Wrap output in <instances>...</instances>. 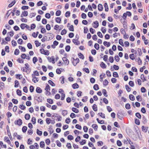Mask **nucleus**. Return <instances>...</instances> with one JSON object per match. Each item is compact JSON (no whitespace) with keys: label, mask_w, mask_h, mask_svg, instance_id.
<instances>
[{"label":"nucleus","mask_w":149,"mask_h":149,"mask_svg":"<svg viewBox=\"0 0 149 149\" xmlns=\"http://www.w3.org/2000/svg\"><path fill=\"white\" fill-rule=\"evenodd\" d=\"M125 113H124V111L120 110L118 111L117 113V115L118 118L120 120H122L123 118V117Z\"/></svg>","instance_id":"obj_1"},{"label":"nucleus","mask_w":149,"mask_h":149,"mask_svg":"<svg viewBox=\"0 0 149 149\" xmlns=\"http://www.w3.org/2000/svg\"><path fill=\"white\" fill-rule=\"evenodd\" d=\"M71 61L73 65L74 66H76L77 63L79 62V60L78 58H77L76 59H75L74 58H72Z\"/></svg>","instance_id":"obj_2"},{"label":"nucleus","mask_w":149,"mask_h":149,"mask_svg":"<svg viewBox=\"0 0 149 149\" xmlns=\"http://www.w3.org/2000/svg\"><path fill=\"white\" fill-rule=\"evenodd\" d=\"M42 96L40 97L38 94L36 95L35 96H34V99L37 100L38 102H42V100L41 98Z\"/></svg>","instance_id":"obj_3"},{"label":"nucleus","mask_w":149,"mask_h":149,"mask_svg":"<svg viewBox=\"0 0 149 149\" xmlns=\"http://www.w3.org/2000/svg\"><path fill=\"white\" fill-rule=\"evenodd\" d=\"M22 123V121L21 119H19L17 120H15L14 122V124L15 125L19 126L21 125Z\"/></svg>","instance_id":"obj_4"},{"label":"nucleus","mask_w":149,"mask_h":149,"mask_svg":"<svg viewBox=\"0 0 149 149\" xmlns=\"http://www.w3.org/2000/svg\"><path fill=\"white\" fill-rule=\"evenodd\" d=\"M31 76L33 78L32 79V81L34 83H36V82H38V81L39 79H38V78L36 77L35 76V75L34 74H32L31 75Z\"/></svg>","instance_id":"obj_5"},{"label":"nucleus","mask_w":149,"mask_h":149,"mask_svg":"<svg viewBox=\"0 0 149 149\" xmlns=\"http://www.w3.org/2000/svg\"><path fill=\"white\" fill-rule=\"evenodd\" d=\"M6 129H7L8 135V136L9 137L10 139L11 140H13L12 138V137L11 135V133H10V130H9V127L8 125L7 126Z\"/></svg>","instance_id":"obj_6"},{"label":"nucleus","mask_w":149,"mask_h":149,"mask_svg":"<svg viewBox=\"0 0 149 149\" xmlns=\"http://www.w3.org/2000/svg\"><path fill=\"white\" fill-rule=\"evenodd\" d=\"M28 13L27 11L24 10L22 12V14L20 16L21 17H26L28 15Z\"/></svg>","instance_id":"obj_7"},{"label":"nucleus","mask_w":149,"mask_h":149,"mask_svg":"<svg viewBox=\"0 0 149 149\" xmlns=\"http://www.w3.org/2000/svg\"><path fill=\"white\" fill-rule=\"evenodd\" d=\"M62 60L64 61V63L65 65H68L69 64V61L65 57H64L62 58Z\"/></svg>","instance_id":"obj_8"},{"label":"nucleus","mask_w":149,"mask_h":149,"mask_svg":"<svg viewBox=\"0 0 149 149\" xmlns=\"http://www.w3.org/2000/svg\"><path fill=\"white\" fill-rule=\"evenodd\" d=\"M36 91L37 93H40L42 92V91L40 87H38L36 88Z\"/></svg>","instance_id":"obj_9"},{"label":"nucleus","mask_w":149,"mask_h":149,"mask_svg":"<svg viewBox=\"0 0 149 149\" xmlns=\"http://www.w3.org/2000/svg\"><path fill=\"white\" fill-rule=\"evenodd\" d=\"M98 9L99 11H101L103 10V8L102 5L101 4H99L98 6Z\"/></svg>","instance_id":"obj_10"},{"label":"nucleus","mask_w":149,"mask_h":149,"mask_svg":"<svg viewBox=\"0 0 149 149\" xmlns=\"http://www.w3.org/2000/svg\"><path fill=\"white\" fill-rule=\"evenodd\" d=\"M16 8H15L13 9V11H11V12H10V13H9V14L8 15V17L10 16V15L11 13H12V16H14L15 15V11Z\"/></svg>","instance_id":"obj_11"},{"label":"nucleus","mask_w":149,"mask_h":149,"mask_svg":"<svg viewBox=\"0 0 149 149\" xmlns=\"http://www.w3.org/2000/svg\"><path fill=\"white\" fill-rule=\"evenodd\" d=\"M103 43L104 46H107V47H109L111 45V43L110 42H108L106 41L104 42Z\"/></svg>","instance_id":"obj_12"},{"label":"nucleus","mask_w":149,"mask_h":149,"mask_svg":"<svg viewBox=\"0 0 149 149\" xmlns=\"http://www.w3.org/2000/svg\"><path fill=\"white\" fill-rule=\"evenodd\" d=\"M72 86L73 88L74 89L77 88L79 87V86L77 83H75L73 84Z\"/></svg>","instance_id":"obj_13"},{"label":"nucleus","mask_w":149,"mask_h":149,"mask_svg":"<svg viewBox=\"0 0 149 149\" xmlns=\"http://www.w3.org/2000/svg\"><path fill=\"white\" fill-rule=\"evenodd\" d=\"M104 6L105 8V10L106 12H108L109 10L108 6L107 3H105L104 4Z\"/></svg>","instance_id":"obj_14"},{"label":"nucleus","mask_w":149,"mask_h":149,"mask_svg":"<svg viewBox=\"0 0 149 149\" xmlns=\"http://www.w3.org/2000/svg\"><path fill=\"white\" fill-rule=\"evenodd\" d=\"M49 128L48 129V131H49V133L50 134H51L54 132V130H53L52 126V125L49 126Z\"/></svg>","instance_id":"obj_15"},{"label":"nucleus","mask_w":149,"mask_h":149,"mask_svg":"<svg viewBox=\"0 0 149 149\" xmlns=\"http://www.w3.org/2000/svg\"><path fill=\"white\" fill-rule=\"evenodd\" d=\"M50 86L48 84H46V87L45 88V90L46 91V92H49L48 90H50Z\"/></svg>","instance_id":"obj_16"},{"label":"nucleus","mask_w":149,"mask_h":149,"mask_svg":"<svg viewBox=\"0 0 149 149\" xmlns=\"http://www.w3.org/2000/svg\"><path fill=\"white\" fill-rule=\"evenodd\" d=\"M16 3V1L15 0H13L12 2L10 3L8 6L9 8L13 6Z\"/></svg>","instance_id":"obj_17"},{"label":"nucleus","mask_w":149,"mask_h":149,"mask_svg":"<svg viewBox=\"0 0 149 149\" xmlns=\"http://www.w3.org/2000/svg\"><path fill=\"white\" fill-rule=\"evenodd\" d=\"M142 131L145 132H147L148 131V127H145L144 126H142Z\"/></svg>","instance_id":"obj_18"},{"label":"nucleus","mask_w":149,"mask_h":149,"mask_svg":"<svg viewBox=\"0 0 149 149\" xmlns=\"http://www.w3.org/2000/svg\"><path fill=\"white\" fill-rule=\"evenodd\" d=\"M102 93L106 97L108 96L107 93L105 89H103L102 90Z\"/></svg>","instance_id":"obj_19"},{"label":"nucleus","mask_w":149,"mask_h":149,"mask_svg":"<svg viewBox=\"0 0 149 149\" xmlns=\"http://www.w3.org/2000/svg\"><path fill=\"white\" fill-rule=\"evenodd\" d=\"M41 53L42 54H44L45 55L48 56L49 55V52L48 50H46L45 51V52H42L41 51Z\"/></svg>","instance_id":"obj_20"},{"label":"nucleus","mask_w":149,"mask_h":149,"mask_svg":"<svg viewBox=\"0 0 149 149\" xmlns=\"http://www.w3.org/2000/svg\"><path fill=\"white\" fill-rule=\"evenodd\" d=\"M93 24H95L96 26L94 25L93 26V27L95 28H97V27L99 26V23L97 21H96L93 22Z\"/></svg>","instance_id":"obj_21"},{"label":"nucleus","mask_w":149,"mask_h":149,"mask_svg":"<svg viewBox=\"0 0 149 149\" xmlns=\"http://www.w3.org/2000/svg\"><path fill=\"white\" fill-rule=\"evenodd\" d=\"M48 83L52 86H55V84L50 80H49L48 81Z\"/></svg>","instance_id":"obj_22"},{"label":"nucleus","mask_w":149,"mask_h":149,"mask_svg":"<svg viewBox=\"0 0 149 149\" xmlns=\"http://www.w3.org/2000/svg\"><path fill=\"white\" fill-rule=\"evenodd\" d=\"M24 117L25 119L26 120H29L30 118V116L29 114L26 113Z\"/></svg>","instance_id":"obj_23"},{"label":"nucleus","mask_w":149,"mask_h":149,"mask_svg":"<svg viewBox=\"0 0 149 149\" xmlns=\"http://www.w3.org/2000/svg\"><path fill=\"white\" fill-rule=\"evenodd\" d=\"M79 57L82 59H84V57L83 54L81 53H79L78 54Z\"/></svg>","instance_id":"obj_24"},{"label":"nucleus","mask_w":149,"mask_h":149,"mask_svg":"<svg viewBox=\"0 0 149 149\" xmlns=\"http://www.w3.org/2000/svg\"><path fill=\"white\" fill-rule=\"evenodd\" d=\"M92 108L93 110L95 111H97V106L95 104H94L92 106Z\"/></svg>","instance_id":"obj_25"},{"label":"nucleus","mask_w":149,"mask_h":149,"mask_svg":"<svg viewBox=\"0 0 149 149\" xmlns=\"http://www.w3.org/2000/svg\"><path fill=\"white\" fill-rule=\"evenodd\" d=\"M72 111L75 113H77L79 112V110L78 109L74 107H72Z\"/></svg>","instance_id":"obj_26"},{"label":"nucleus","mask_w":149,"mask_h":149,"mask_svg":"<svg viewBox=\"0 0 149 149\" xmlns=\"http://www.w3.org/2000/svg\"><path fill=\"white\" fill-rule=\"evenodd\" d=\"M61 21V19L60 17H57L56 18V22L57 23H60Z\"/></svg>","instance_id":"obj_27"},{"label":"nucleus","mask_w":149,"mask_h":149,"mask_svg":"<svg viewBox=\"0 0 149 149\" xmlns=\"http://www.w3.org/2000/svg\"><path fill=\"white\" fill-rule=\"evenodd\" d=\"M93 89L95 91H97L99 89L98 85L97 84L94 85L93 87Z\"/></svg>","instance_id":"obj_28"},{"label":"nucleus","mask_w":149,"mask_h":149,"mask_svg":"<svg viewBox=\"0 0 149 149\" xmlns=\"http://www.w3.org/2000/svg\"><path fill=\"white\" fill-rule=\"evenodd\" d=\"M19 85V83L17 80H15V85L14 86L15 88H17L18 87Z\"/></svg>","instance_id":"obj_29"},{"label":"nucleus","mask_w":149,"mask_h":149,"mask_svg":"<svg viewBox=\"0 0 149 149\" xmlns=\"http://www.w3.org/2000/svg\"><path fill=\"white\" fill-rule=\"evenodd\" d=\"M129 98L132 101H133L135 100V97L134 96L130 94L129 95Z\"/></svg>","instance_id":"obj_30"},{"label":"nucleus","mask_w":149,"mask_h":149,"mask_svg":"<svg viewBox=\"0 0 149 149\" xmlns=\"http://www.w3.org/2000/svg\"><path fill=\"white\" fill-rule=\"evenodd\" d=\"M125 87L126 90L128 92H129L131 91V88H130L128 85H126Z\"/></svg>","instance_id":"obj_31"},{"label":"nucleus","mask_w":149,"mask_h":149,"mask_svg":"<svg viewBox=\"0 0 149 149\" xmlns=\"http://www.w3.org/2000/svg\"><path fill=\"white\" fill-rule=\"evenodd\" d=\"M100 65L103 68H106V65L105 64L102 62L100 64Z\"/></svg>","instance_id":"obj_32"},{"label":"nucleus","mask_w":149,"mask_h":149,"mask_svg":"<svg viewBox=\"0 0 149 149\" xmlns=\"http://www.w3.org/2000/svg\"><path fill=\"white\" fill-rule=\"evenodd\" d=\"M27 129V128L26 126H23L22 128V131L23 133H25L26 132Z\"/></svg>","instance_id":"obj_33"},{"label":"nucleus","mask_w":149,"mask_h":149,"mask_svg":"<svg viewBox=\"0 0 149 149\" xmlns=\"http://www.w3.org/2000/svg\"><path fill=\"white\" fill-rule=\"evenodd\" d=\"M135 123L136 124L138 125H139L140 123L139 120L137 118H135Z\"/></svg>","instance_id":"obj_34"},{"label":"nucleus","mask_w":149,"mask_h":149,"mask_svg":"<svg viewBox=\"0 0 149 149\" xmlns=\"http://www.w3.org/2000/svg\"><path fill=\"white\" fill-rule=\"evenodd\" d=\"M35 43L36 45V47H38L39 46H40L41 45V43H39L38 41V40H36L35 41Z\"/></svg>","instance_id":"obj_35"},{"label":"nucleus","mask_w":149,"mask_h":149,"mask_svg":"<svg viewBox=\"0 0 149 149\" xmlns=\"http://www.w3.org/2000/svg\"><path fill=\"white\" fill-rule=\"evenodd\" d=\"M47 34H49V40L52 39L53 38L54 36H53V34L52 33H48Z\"/></svg>","instance_id":"obj_36"},{"label":"nucleus","mask_w":149,"mask_h":149,"mask_svg":"<svg viewBox=\"0 0 149 149\" xmlns=\"http://www.w3.org/2000/svg\"><path fill=\"white\" fill-rule=\"evenodd\" d=\"M17 94L19 96H21L22 95V91H21L17 89L16 91Z\"/></svg>","instance_id":"obj_37"},{"label":"nucleus","mask_w":149,"mask_h":149,"mask_svg":"<svg viewBox=\"0 0 149 149\" xmlns=\"http://www.w3.org/2000/svg\"><path fill=\"white\" fill-rule=\"evenodd\" d=\"M36 133L39 136H41L42 134V132L39 130L38 129L36 130Z\"/></svg>","instance_id":"obj_38"},{"label":"nucleus","mask_w":149,"mask_h":149,"mask_svg":"<svg viewBox=\"0 0 149 149\" xmlns=\"http://www.w3.org/2000/svg\"><path fill=\"white\" fill-rule=\"evenodd\" d=\"M40 146L41 148H43L45 146V144L44 141H41L40 143Z\"/></svg>","instance_id":"obj_39"},{"label":"nucleus","mask_w":149,"mask_h":149,"mask_svg":"<svg viewBox=\"0 0 149 149\" xmlns=\"http://www.w3.org/2000/svg\"><path fill=\"white\" fill-rule=\"evenodd\" d=\"M16 77L17 79H20L21 78H22V76L21 74H16Z\"/></svg>","instance_id":"obj_40"},{"label":"nucleus","mask_w":149,"mask_h":149,"mask_svg":"<svg viewBox=\"0 0 149 149\" xmlns=\"http://www.w3.org/2000/svg\"><path fill=\"white\" fill-rule=\"evenodd\" d=\"M60 69L62 70V69L60 68V69L57 68L56 69V73L58 74H60L61 73V70Z\"/></svg>","instance_id":"obj_41"},{"label":"nucleus","mask_w":149,"mask_h":149,"mask_svg":"<svg viewBox=\"0 0 149 149\" xmlns=\"http://www.w3.org/2000/svg\"><path fill=\"white\" fill-rule=\"evenodd\" d=\"M67 32V31L65 29H63L61 32V34L62 35H63L64 34H65Z\"/></svg>","instance_id":"obj_42"},{"label":"nucleus","mask_w":149,"mask_h":149,"mask_svg":"<svg viewBox=\"0 0 149 149\" xmlns=\"http://www.w3.org/2000/svg\"><path fill=\"white\" fill-rule=\"evenodd\" d=\"M94 47L97 50H98L99 49V45L97 43H96L95 44Z\"/></svg>","instance_id":"obj_43"},{"label":"nucleus","mask_w":149,"mask_h":149,"mask_svg":"<svg viewBox=\"0 0 149 149\" xmlns=\"http://www.w3.org/2000/svg\"><path fill=\"white\" fill-rule=\"evenodd\" d=\"M109 82L107 79H105L104 81H103V85L105 86H107Z\"/></svg>","instance_id":"obj_44"},{"label":"nucleus","mask_w":149,"mask_h":149,"mask_svg":"<svg viewBox=\"0 0 149 149\" xmlns=\"http://www.w3.org/2000/svg\"><path fill=\"white\" fill-rule=\"evenodd\" d=\"M129 56L130 58L132 60H134L135 59L134 55V54H130Z\"/></svg>","instance_id":"obj_45"},{"label":"nucleus","mask_w":149,"mask_h":149,"mask_svg":"<svg viewBox=\"0 0 149 149\" xmlns=\"http://www.w3.org/2000/svg\"><path fill=\"white\" fill-rule=\"evenodd\" d=\"M70 49V47L69 45H67L65 47V50L67 52H69Z\"/></svg>","instance_id":"obj_46"},{"label":"nucleus","mask_w":149,"mask_h":149,"mask_svg":"<svg viewBox=\"0 0 149 149\" xmlns=\"http://www.w3.org/2000/svg\"><path fill=\"white\" fill-rule=\"evenodd\" d=\"M52 121V120L50 118H47L46 119V123L48 125Z\"/></svg>","instance_id":"obj_47"},{"label":"nucleus","mask_w":149,"mask_h":149,"mask_svg":"<svg viewBox=\"0 0 149 149\" xmlns=\"http://www.w3.org/2000/svg\"><path fill=\"white\" fill-rule=\"evenodd\" d=\"M13 46L15 47L16 46L17 43L14 40H13L11 42Z\"/></svg>","instance_id":"obj_48"},{"label":"nucleus","mask_w":149,"mask_h":149,"mask_svg":"<svg viewBox=\"0 0 149 149\" xmlns=\"http://www.w3.org/2000/svg\"><path fill=\"white\" fill-rule=\"evenodd\" d=\"M101 31L103 33H104L106 31V29L105 27H102L101 29Z\"/></svg>","instance_id":"obj_49"},{"label":"nucleus","mask_w":149,"mask_h":149,"mask_svg":"<svg viewBox=\"0 0 149 149\" xmlns=\"http://www.w3.org/2000/svg\"><path fill=\"white\" fill-rule=\"evenodd\" d=\"M135 116L136 117L139 119H141V115L140 113L138 112H137L136 113Z\"/></svg>","instance_id":"obj_50"},{"label":"nucleus","mask_w":149,"mask_h":149,"mask_svg":"<svg viewBox=\"0 0 149 149\" xmlns=\"http://www.w3.org/2000/svg\"><path fill=\"white\" fill-rule=\"evenodd\" d=\"M103 144V143L102 141H99L97 142V144L98 146H102Z\"/></svg>","instance_id":"obj_51"},{"label":"nucleus","mask_w":149,"mask_h":149,"mask_svg":"<svg viewBox=\"0 0 149 149\" xmlns=\"http://www.w3.org/2000/svg\"><path fill=\"white\" fill-rule=\"evenodd\" d=\"M129 84L130 86L131 87H133L134 86V83L133 81H130L129 82Z\"/></svg>","instance_id":"obj_52"},{"label":"nucleus","mask_w":149,"mask_h":149,"mask_svg":"<svg viewBox=\"0 0 149 149\" xmlns=\"http://www.w3.org/2000/svg\"><path fill=\"white\" fill-rule=\"evenodd\" d=\"M19 52V50L18 49H16L15 51L14 54L15 55H18Z\"/></svg>","instance_id":"obj_53"},{"label":"nucleus","mask_w":149,"mask_h":149,"mask_svg":"<svg viewBox=\"0 0 149 149\" xmlns=\"http://www.w3.org/2000/svg\"><path fill=\"white\" fill-rule=\"evenodd\" d=\"M68 113L67 111L66 110H63L62 111V114L63 116H65L67 115Z\"/></svg>","instance_id":"obj_54"},{"label":"nucleus","mask_w":149,"mask_h":149,"mask_svg":"<svg viewBox=\"0 0 149 149\" xmlns=\"http://www.w3.org/2000/svg\"><path fill=\"white\" fill-rule=\"evenodd\" d=\"M114 59L117 62L119 61L120 59L119 56L117 55L115 56Z\"/></svg>","instance_id":"obj_55"},{"label":"nucleus","mask_w":149,"mask_h":149,"mask_svg":"<svg viewBox=\"0 0 149 149\" xmlns=\"http://www.w3.org/2000/svg\"><path fill=\"white\" fill-rule=\"evenodd\" d=\"M113 77H118V73L116 72H114L113 73Z\"/></svg>","instance_id":"obj_56"},{"label":"nucleus","mask_w":149,"mask_h":149,"mask_svg":"<svg viewBox=\"0 0 149 149\" xmlns=\"http://www.w3.org/2000/svg\"><path fill=\"white\" fill-rule=\"evenodd\" d=\"M125 107L127 109H129L131 107L130 105L129 104L127 103L125 105Z\"/></svg>","instance_id":"obj_57"},{"label":"nucleus","mask_w":149,"mask_h":149,"mask_svg":"<svg viewBox=\"0 0 149 149\" xmlns=\"http://www.w3.org/2000/svg\"><path fill=\"white\" fill-rule=\"evenodd\" d=\"M119 43L121 46L123 47L124 45L123 44V42L122 39H120L119 41Z\"/></svg>","instance_id":"obj_58"},{"label":"nucleus","mask_w":149,"mask_h":149,"mask_svg":"<svg viewBox=\"0 0 149 149\" xmlns=\"http://www.w3.org/2000/svg\"><path fill=\"white\" fill-rule=\"evenodd\" d=\"M19 107L22 110H24L26 109V107L23 104L20 105Z\"/></svg>","instance_id":"obj_59"},{"label":"nucleus","mask_w":149,"mask_h":149,"mask_svg":"<svg viewBox=\"0 0 149 149\" xmlns=\"http://www.w3.org/2000/svg\"><path fill=\"white\" fill-rule=\"evenodd\" d=\"M23 42V40L21 38H19L17 40L18 43L20 45L22 44Z\"/></svg>","instance_id":"obj_60"},{"label":"nucleus","mask_w":149,"mask_h":149,"mask_svg":"<svg viewBox=\"0 0 149 149\" xmlns=\"http://www.w3.org/2000/svg\"><path fill=\"white\" fill-rule=\"evenodd\" d=\"M61 11L60 10H57L56 13V16H59L61 15Z\"/></svg>","instance_id":"obj_61"},{"label":"nucleus","mask_w":149,"mask_h":149,"mask_svg":"<svg viewBox=\"0 0 149 149\" xmlns=\"http://www.w3.org/2000/svg\"><path fill=\"white\" fill-rule=\"evenodd\" d=\"M117 144L119 146H121L122 145L121 141L120 140H117Z\"/></svg>","instance_id":"obj_62"},{"label":"nucleus","mask_w":149,"mask_h":149,"mask_svg":"<svg viewBox=\"0 0 149 149\" xmlns=\"http://www.w3.org/2000/svg\"><path fill=\"white\" fill-rule=\"evenodd\" d=\"M12 101L14 104H17L18 102V101L17 100L14 99H12Z\"/></svg>","instance_id":"obj_63"},{"label":"nucleus","mask_w":149,"mask_h":149,"mask_svg":"<svg viewBox=\"0 0 149 149\" xmlns=\"http://www.w3.org/2000/svg\"><path fill=\"white\" fill-rule=\"evenodd\" d=\"M37 61L38 59L36 57H33V61L34 64H35Z\"/></svg>","instance_id":"obj_64"}]
</instances>
